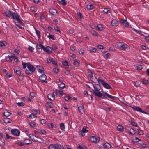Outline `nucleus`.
<instances>
[{"label":"nucleus","mask_w":149,"mask_h":149,"mask_svg":"<svg viewBox=\"0 0 149 149\" xmlns=\"http://www.w3.org/2000/svg\"><path fill=\"white\" fill-rule=\"evenodd\" d=\"M93 89H92V93L95 96L99 98H101L102 99H107V98L105 96H107L108 98L113 100H115L116 98V97L112 96L109 94L107 92L104 93V95L100 92V90L101 88L99 84H93Z\"/></svg>","instance_id":"obj_1"},{"label":"nucleus","mask_w":149,"mask_h":149,"mask_svg":"<svg viewBox=\"0 0 149 149\" xmlns=\"http://www.w3.org/2000/svg\"><path fill=\"white\" fill-rule=\"evenodd\" d=\"M99 81H100L101 84L104 87L106 88L107 89H109L111 88L110 86L107 83L104 82V80L103 79L99 80Z\"/></svg>","instance_id":"obj_2"},{"label":"nucleus","mask_w":149,"mask_h":149,"mask_svg":"<svg viewBox=\"0 0 149 149\" xmlns=\"http://www.w3.org/2000/svg\"><path fill=\"white\" fill-rule=\"evenodd\" d=\"M119 22L126 27H127L129 26V24L126 20L120 19Z\"/></svg>","instance_id":"obj_3"},{"label":"nucleus","mask_w":149,"mask_h":149,"mask_svg":"<svg viewBox=\"0 0 149 149\" xmlns=\"http://www.w3.org/2000/svg\"><path fill=\"white\" fill-rule=\"evenodd\" d=\"M56 95V93L53 92L52 93L49 94L47 95V97L50 100H53Z\"/></svg>","instance_id":"obj_4"},{"label":"nucleus","mask_w":149,"mask_h":149,"mask_svg":"<svg viewBox=\"0 0 149 149\" xmlns=\"http://www.w3.org/2000/svg\"><path fill=\"white\" fill-rule=\"evenodd\" d=\"M11 132L13 135L15 136H19L20 134V131L17 129H12Z\"/></svg>","instance_id":"obj_5"},{"label":"nucleus","mask_w":149,"mask_h":149,"mask_svg":"<svg viewBox=\"0 0 149 149\" xmlns=\"http://www.w3.org/2000/svg\"><path fill=\"white\" fill-rule=\"evenodd\" d=\"M11 16L14 19H16L20 23L21 22L19 17L18 14L17 13L13 12Z\"/></svg>","instance_id":"obj_6"},{"label":"nucleus","mask_w":149,"mask_h":149,"mask_svg":"<svg viewBox=\"0 0 149 149\" xmlns=\"http://www.w3.org/2000/svg\"><path fill=\"white\" fill-rule=\"evenodd\" d=\"M46 76L45 74H43L39 77V80L42 82H47Z\"/></svg>","instance_id":"obj_7"},{"label":"nucleus","mask_w":149,"mask_h":149,"mask_svg":"<svg viewBox=\"0 0 149 149\" xmlns=\"http://www.w3.org/2000/svg\"><path fill=\"white\" fill-rule=\"evenodd\" d=\"M77 106L79 112L81 113H83L84 112V109L83 105L81 104H80Z\"/></svg>","instance_id":"obj_8"},{"label":"nucleus","mask_w":149,"mask_h":149,"mask_svg":"<svg viewBox=\"0 0 149 149\" xmlns=\"http://www.w3.org/2000/svg\"><path fill=\"white\" fill-rule=\"evenodd\" d=\"M14 72L19 76L21 74V69L19 67H16L14 69Z\"/></svg>","instance_id":"obj_9"},{"label":"nucleus","mask_w":149,"mask_h":149,"mask_svg":"<svg viewBox=\"0 0 149 149\" xmlns=\"http://www.w3.org/2000/svg\"><path fill=\"white\" fill-rule=\"evenodd\" d=\"M29 136L32 141L35 142H40L38 140V137H36V136L32 134H30Z\"/></svg>","instance_id":"obj_10"},{"label":"nucleus","mask_w":149,"mask_h":149,"mask_svg":"<svg viewBox=\"0 0 149 149\" xmlns=\"http://www.w3.org/2000/svg\"><path fill=\"white\" fill-rule=\"evenodd\" d=\"M27 66L28 68L31 73H32L34 72L35 70V68L31 65L29 63H27Z\"/></svg>","instance_id":"obj_11"},{"label":"nucleus","mask_w":149,"mask_h":149,"mask_svg":"<svg viewBox=\"0 0 149 149\" xmlns=\"http://www.w3.org/2000/svg\"><path fill=\"white\" fill-rule=\"evenodd\" d=\"M90 140L92 142L96 143L99 141V139L95 136H92L91 137Z\"/></svg>","instance_id":"obj_12"},{"label":"nucleus","mask_w":149,"mask_h":149,"mask_svg":"<svg viewBox=\"0 0 149 149\" xmlns=\"http://www.w3.org/2000/svg\"><path fill=\"white\" fill-rule=\"evenodd\" d=\"M44 51L48 54H51L52 53V49L49 46H47L43 48Z\"/></svg>","instance_id":"obj_13"},{"label":"nucleus","mask_w":149,"mask_h":149,"mask_svg":"<svg viewBox=\"0 0 149 149\" xmlns=\"http://www.w3.org/2000/svg\"><path fill=\"white\" fill-rule=\"evenodd\" d=\"M77 17L81 21H82V20L84 19V18L82 14V13L79 12H77Z\"/></svg>","instance_id":"obj_14"},{"label":"nucleus","mask_w":149,"mask_h":149,"mask_svg":"<svg viewBox=\"0 0 149 149\" xmlns=\"http://www.w3.org/2000/svg\"><path fill=\"white\" fill-rule=\"evenodd\" d=\"M59 148V145L57 144H56L54 145L51 144L49 145L48 147L49 149H57Z\"/></svg>","instance_id":"obj_15"},{"label":"nucleus","mask_w":149,"mask_h":149,"mask_svg":"<svg viewBox=\"0 0 149 149\" xmlns=\"http://www.w3.org/2000/svg\"><path fill=\"white\" fill-rule=\"evenodd\" d=\"M103 147L104 148L108 149L111 147V145L108 143H103L102 145Z\"/></svg>","instance_id":"obj_16"},{"label":"nucleus","mask_w":149,"mask_h":149,"mask_svg":"<svg viewBox=\"0 0 149 149\" xmlns=\"http://www.w3.org/2000/svg\"><path fill=\"white\" fill-rule=\"evenodd\" d=\"M111 24L113 26H116L118 25L119 22L115 19H113L111 22Z\"/></svg>","instance_id":"obj_17"},{"label":"nucleus","mask_w":149,"mask_h":149,"mask_svg":"<svg viewBox=\"0 0 149 149\" xmlns=\"http://www.w3.org/2000/svg\"><path fill=\"white\" fill-rule=\"evenodd\" d=\"M44 47L40 43L39 44H37L36 46V49L38 51L41 50H42V49H43Z\"/></svg>","instance_id":"obj_18"},{"label":"nucleus","mask_w":149,"mask_h":149,"mask_svg":"<svg viewBox=\"0 0 149 149\" xmlns=\"http://www.w3.org/2000/svg\"><path fill=\"white\" fill-rule=\"evenodd\" d=\"M37 132L41 134L45 135L46 133V132L45 130L40 129L38 130Z\"/></svg>","instance_id":"obj_19"},{"label":"nucleus","mask_w":149,"mask_h":149,"mask_svg":"<svg viewBox=\"0 0 149 149\" xmlns=\"http://www.w3.org/2000/svg\"><path fill=\"white\" fill-rule=\"evenodd\" d=\"M132 109L134 111H136L139 112H140L141 108L137 106H134L132 107Z\"/></svg>","instance_id":"obj_20"},{"label":"nucleus","mask_w":149,"mask_h":149,"mask_svg":"<svg viewBox=\"0 0 149 149\" xmlns=\"http://www.w3.org/2000/svg\"><path fill=\"white\" fill-rule=\"evenodd\" d=\"M132 109L134 111H136L139 112H140L141 108L137 106H134L132 107Z\"/></svg>","instance_id":"obj_21"},{"label":"nucleus","mask_w":149,"mask_h":149,"mask_svg":"<svg viewBox=\"0 0 149 149\" xmlns=\"http://www.w3.org/2000/svg\"><path fill=\"white\" fill-rule=\"evenodd\" d=\"M37 67L38 69V71L40 73L43 72V70L44 69L43 67L38 65L37 66Z\"/></svg>","instance_id":"obj_22"},{"label":"nucleus","mask_w":149,"mask_h":149,"mask_svg":"<svg viewBox=\"0 0 149 149\" xmlns=\"http://www.w3.org/2000/svg\"><path fill=\"white\" fill-rule=\"evenodd\" d=\"M92 79V80L91 81L93 82L94 83H96L97 82V81L99 84L100 83V81H99V80L102 79H100L99 77H98L97 79L96 77L95 78V79H93V78Z\"/></svg>","instance_id":"obj_23"},{"label":"nucleus","mask_w":149,"mask_h":149,"mask_svg":"<svg viewBox=\"0 0 149 149\" xmlns=\"http://www.w3.org/2000/svg\"><path fill=\"white\" fill-rule=\"evenodd\" d=\"M13 12L8 10L5 11V13L6 16L8 17H10L11 16Z\"/></svg>","instance_id":"obj_24"},{"label":"nucleus","mask_w":149,"mask_h":149,"mask_svg":"<svg viewBox=\"0 0 149 149\" xmlns=\"http://www.w3.org/2000/svg\"><path fill=\"white\" fill-rule=\"evenodd\" d=\"M49 12L52 15L55 14L57 13L56 10L54 9L53 8L50 9L49 10Z\"/></svg>","instance_id":"obj_25"},{"label":"nucleus","mask_w":149,"mask_h":149,"mask_svg":"<svg viewBox=\"0 0 149 149\" xmlns=\"http://www.w3.org/2000/svg\"><path fill=\"white\" fill-rule=\"evenodd\" d=\"M129 132L130 134L132 135L134 134L135 133V130L132 127L130 128V130H129Z\"/></svg>","instance_id":"obj_26"},{"label":"nucleus","mask_w":149,"mask_h":149,"mask_svg":"<svg viewBox=\"0 0 149 149\" xmlns=\"http://www.w3.org/2000/svg\"><path fill=\"white\" fill-rule=\"evenodd\" d=\"M127 45L126 44H123L121 45L120 47V49L123 50H125L127 47Z\"/></svg>","instance_id":"obj_27"},{"label":"nucleus","mask_w":149,"mask_h":149,"mask_svg":"<svg viewBox=\"0 0 149 149\" xmlns=\"http://www.w3.org/2000/svg\"><path fill=\"white\" fill-rule=\"evenodd\" d=\"M98 29L99 31H101L103 30V27L101 24H99L97 25Z\"/></svg>","instance_id":"obj_28"},{"label":"nucleus","mask_w":149,"mask_h":149,"mask_svg":"<svg viewBox=\"0 0 149 149\" xmlns=\"http://www.w3.org/2000/svg\"><path fill=\"white\" fill-rule=\"evenodd\" d=\"M117 130L118 131L122 132L123 130V128L122 126L120 125H119L117 127Z\"/></svg>","instance_id":"obj_29"},{"label":"nucleus","mask_w":149,"mask_h":149,"mask_svg":"<svg viewBox=\"0 0 149 149\" xmlns=\"http://www.w3.org/2000/svg\"><path fill=\"white\" fill-rule=\"evenodd\" d=\"M87 8L89 10H92L94 8V6L92 5H87Z\"/></svg>","instance_id":"obj_30"},{"label":"nucleus","mask_w":149,"mask_h":149,"mask_svg":"<svg viewBox=\"0 0 149 149\" xmlns=\"http://www.w3.org/2000/svg\"><path fill=\"white\" fill-rule=\"evenodd\" d=\"M58 1L60 4L63 5H65L66 4L64 0H58Z\"/></svg>","instance_id":"obj_31"},{"label":"nucleus","mask_w":149,"mask_h":149,"mask_svg":"<svg viewBox=\"0 0 149 149\" xmlns=\"http://www.w3.org/2000/svg\"><path fill=\"white\" fill-rule=\"evenodd\" d=\"M36 114H34L33 113H32L29 116V117L31 118L36 119L35 118L36 117Z\"/></svg>","instance_id":"obj_32"},{"label":"nucleus","mask_w":149,"mask_h":149,"mask_svg":"<svg viewBox=\"0 0 149 149\" xmlns=\"http://www.w3.org/2000/svg\"><path fill=\"white\" fill-rule=\"evenodd\" d=\"M3 121L4 123H10L11 120L8 118H6L4 119Z\"/></svg>","instance_id":"obj_33"},{"label":"nucleus","mask_w":149,"mask_h":149,"mask_svg":"<svg viewBox=\"0 0 149 149\" xmlns=\"http://www.w3.org/2000/svg\"><path fill=\"white\" fill-rule=\"evenodd\" d=\"M6 45V43L5 41H0V47H3L5 46Z\"/></svg>","instance_id":"obj_34"},{"label":"nucleus","mask_w":149,"mask_h":149,"mask_svg":"<svg viewBox=\"0 0 149 149\" xmlns=\"http://www.w3.org/2000/svg\"><path fill=\"white\" fill-rule=\"evenodd\" d=\"M89 52L91 53H92L93 52H96L97 51V49L95 48L92 47L91 49L89 50Z\"/></svg>","instance_id":"obj_35"},{"label":"nucleus","mask_w":149,"mask_h":149,"mask_svg":"<svg viewBox=\"0 0 149 149\" xmlns=\"http://www.w3.org/2000/svg\"><path fill=\"white\" fill-rule=\"evenodd\" d=\"M91 33L94 36H97L98 35V34L96 32L94 31H91Z\"/></svg>","instance_id":"obj_36"},{"label":"nucleus","mask_w":149,"mask_h":149,"mask_svg":"<svg viewBox=\"0 0 149 149\" xmlns=\"http://www.w3.org/2000/svg\"><path fill=\"white\" fill-rule=\"evenodd\" d=\"M142 83L143 84H147L148 83V80L144 79H143Z\"/></svg>","instance_id":"obj_37"},{"label":"nucleus","mask_w":149,"mask_h":149,"mask_svg":"<svg viewBox=\"0 0 149 149\" xmlns=\"http://www.w3.org/2000/svg\"><path fill=\"white\" fill-rule=\"evenodd\" d=\"M25 143L27 145L31 144V143L30 140L29 139H27L24 141Z\"/></svg>","instance_id":"obj_38"},{"label":"nucleus","mask_w":149,"mask_h":149,"mask_svg":"<svg viewBox=\"0 0 149 149\" xmlns=\"http://www.w3.org/2000/svg\"><path fill=\"white\" fill-rule=\"evenodd\" d=\"M103 12H104L106 14H107L109 13H110V11L109 10L108 8H105L104 9V10H103Z\"/></svg>","instance_id":"obj_39"},{"label":"nucleus","mask_w":149,"mask_h":149,"mask_svg":"<svg viewBox=\"0 0 149 149\" xmlns=\"http://www.w3.org/2000/svg\"><path fill=\"white\" fill-rule=\"evenodd\" d=\"M80 61L79 60H75V67H78L79 66Z\"/></svg>","instance_id":"obj_40"},{"label":"nucleus","mask_w":149,"mask_h":149,"mask_svg":"<svg viewBox=\"0 0 149 149\" xmlns=\"http://www.w3.org/2000/svg\"><path fill=\"white\" fill-rule=\"evenodd\" d=\"M6 136L5 139H9L12 138L11 136H9L8 134H6V135H4V137Z\"/></svg>","instance_id":"obj_41"},{"label":"nucleus","mask_w":149,"mask_h":149,"mask_svg":"<svg viewBox=\"0 0 149 149\" xmlns=\"http://www.w3.org/2000/svg\"><path fill=\"white\" fill-rule=\"evenodd\" d=\"M10 113L7 111H6L4 113V115L6 117H8L10 115Z\"/></svg>","instance_id":"obj_42"},{"label":"nucleus","mask_w":149,"mask_h":149,"mask_svg":"<svg viewBox=\"0 0 149 149\" xmlns=\"http://www.w3.org/2000/svg\"><path fill=\"white\" fill-rule=\"evenodd\" d=\"M29 125L30 126L32 127H35L36 125L35 123L34 122H31L29 123Z\"/></svg>","instance_id":"obj_43"},{"label":"nucleus","mask_w":149,"mask_h":149,"mask_svg":"<svg viewBox=\"0 0 149 149\" xmlns=\"http://www.w3.org/2000/svg\"><path fill=\"white\" fill-rule=\"evenodd\" d=\"M84 133L87 132H88V130L86 129V127L85 126H84L83 127L82 130H81Z\"/></svg>","instance_id":"obj_44"},{"label":"nucleus","mask_w":149,"mask_h":149,"mask_svg":"<svg viewBox=\"0 0 149 149\" xmlns=\"http://www.w3.org/2000/svg\"><path fill=\"white\" fill-rule=\"evenodd\" d=\"M110 56L111 54L109 53H107L104 55V57L105 58H108Z\"/></svg>","instance_id":"obj_45"},{"label":"nucleus","mask_w":149,"mask_h":149,"mask_svg":"<svg viewBox=\"0 0 149 149\" xmlns=\"http://www.w3.org/2000/svg\"><path fill=\"white\" fill-rule=\"evenodd\" d=\"M62 64L65 66H68V60H65L64 61L62 62Z\"/></svg>","instance_id":"obj_46"},{"label":"nucleus","mask_w":149,"mask_h":149,"mask_svg":"<svg viewBox=\"0 0 149 149\" xmlns=\"http://www.w3.org/2000/svg\"><path fill=\"white\" fill-rule=\"evenodd\" d=\"M130 123L133 126H134L136 127H137V123L133 121H131L130 122Z\"/></svg>","instance_id":"obj_47"},{"label":"nucleus","mask_w":149,"mask_h":149,"mask_svg":"<svg viewBox=\"0 0 149 149\" xmlns=\"http://www.w3.org/2000/svg\"><path fill=\"white\" fill-rule=\"evenodd\" d=\"M47 37L50 39H51L53 40H54V36L52 35L49 34L47 35Z\"/></svg>","instance_id":"obj_48"},{"label":"nucleus","mask_w":149,"mask_h":149,"mask_svg":"<svg viewBox=\"0 0 149 149\" xmlns=\"http://www.w3.org/2000/svg\"><path fill=\"white\" fill-rule=\"evenodd\" d=\"M35 31L38 38H40V32L38 30L36 29Z\"/></svg>","instance_id":"obj_49"},{"label":"nucleus","mask_w":149,"mask_h":149,"mask_svg":"<svg viewBox=\"0 0 149 149\" xmlns=\"http://www.w3.org/2000/svg\"><path fill=\"white\" fill-rule=\"evenodd\" d=\"M60 127L61 129L62 130H64L65 127L63 124L61 123L60 125Z\"/></svg>","instance_id":"obj_50"},{"label":"nucleus","mask_w":149,"mask_h":149,"mask_svg":"<svg viewBox=\"0 0 149 149\" xmlns=\"http://www.w3.org/2000/svg\"><path fill=\"white\" fill-rule=\"evenodd\" d=\"M88 76L90 77V79L91 78H92L93 77L92 73L90 71L88 72Z\"/></svg>","instance_id":"obj_51"},{"label":"nucleus","mask_w":149,"mask_h":149,"mask_svg":"<svg viewBox=\"0 0 149 149\" xmlns=\"http://www.w3.org/2000/svg\"><path fill=\"white\" fill-rule=\"evenodd\" d=\"M53 72L55 73H58L59 72V70L57 68H55L53 69Z\"/></svg>","instance_id":"obj_52"},{"label":"nucleus","mask_w":149,"mask_h":149,"mask_svg":"<svg viewBox=\"0 0 149 149\" xmlns=\"http://www.w3.org/2000/svg\"><path fill=\"white\" fill-rule=\"evenodd\" d=\"M12 74L10 73H7L6 74V77L7 78H9L10 77H11Z\"/></svg>","instance_id":"obj_53"},{"label":"nucleus","mask_w":149,"mask_h":149,"mask_svg":"<svg viewBox=\"0 0 149 149\" xmlns=\"http://www.w3.org/2000/svg\"><path fill=\"white\" fill-rule=\"evenodd\" d=\"M65 86V85L64 83H61L60 84L59 87L61 88H63Z\"/></svg>","instance_id":"obj_54"},{"label":"nucleus","mask_w":149,"mask_h":149,"mask_svg":"<svg viewBox=\"0 0 149 149\" xmlns=\"http://www.w3.org/2000/svg\"><path fill=\"white\" fill-rule=\"evenodd\" d=\"M142 68V65H139L137 66V69L138 70H141Z\"/></svg>","instance_id":"obj_55"},{"label":"nucleus","mask_w":149,"mask_h":149,"mask_svg":"<svg viewBox=\"0 0 149 149\" xmlns=\"http://www.w3.org/2000/svg\"><path fill=\"white\" fill-rule=\"evenodd\" d=\"M52 49L53 50H56L57 49V46L56 45H53L52 46Z\"/></svg>","instance_id":"obj_56"},{"label":"nucleus","mask_w":149,"mask_h":149,"mask_svg":"<svg viewBox=\"0 0 149 149\" xmlns=\"http://www.w3.org/2000/svg\"><path fill=\"white\" fill-rule=\"evenodd\" d=\"M138 134L139 135H143V133L141 130H139L138 131Z\"/></svg>","instance_id":"obj_57"},{"label":"nucleus","mask_w":149,"mask_h":149,"mask_svg":"<svg viewBox=\"0 0 149 149\" xmlns=\"http://www.w3.org/2000/svg\"><path fill=\"white\" fill-rule=\"evenodd\" d=\"M53 61V59L50 57H49L47 58V61L48 63H50Z\"/></svg>","instance_id":"obj_58"},{"label":"nucleus","mask_w":149,"mask_h":149,"mask_svg":"<svg viewBox=\"0 0 149 149\" xmlns=\"http://www.w3.org/2000/svg\"><path fill=\"white\" fill-rule=\"evenodd\" d=\"M17 105L19 106H22L24 105L25 104L23 102H19L17 103Z\"/></svg>","instance_id":"obj_59"},{"label":"nucleus","mask_w":149,"mask_h":149,"mask_svg":"<svg viewBox=\"0 0 149 149\" xmlns=\"http://www.w3.org/2000/svg\"><path fill=\"white\" fill-rule=\"evenodd\" d=\"M84 52V50L82 49H80V50L79 51V53L80 54H83Z\"/></svg>","instance_id":"obj_60"},{"label":"nucleus","mask_w":149,"mask_h":149,"mask_svg":"<svg viewBox=\"0 0 149 149\" xmlns=\"http://www.w3.org/2000/svg\"><path fill=\"white\" fill-rule=\"evenodd\" d=\"M28 49L31 52H33L34 49V48L32 47L29 46L28 48Z\"/></svg>","instance_id":"obj_61"},{"label":"nucleus","mask_w":149,"mask_h":149,"mask_svg":"<svg viewBox=\"0 0 149 149\" xmlns=\"http://www.w3.org/2000/svg\"><path fill=\"white\" fill-rule=\"evenodd\" d=\"M133 29L138 34H140L141 33V31L140 30H137L136 29L134 28H133Z\"/></svg>","instance_id":"obj_62"},{"label":"nucleus","mask_w":149,"mask_h":149,"mask_svg":"<svg viewBox=\"0 0 149 149\" xmlns=\"http://www.w3.org/2000/svg\"><path fill=\"white\" fill-rule=\"evenodd\" d=\"M48 126L50 128H53L54 125L52 123H50L48 124Z\"/></svg>","instance_id":"obj_63"},{"label":"nucleus","mask_w":149,"mask_h":149,"mask_svg":"<svg viewBox=\"0 0 149 149\" xmlns=\"http://www.w3.org/2000/svg\"><path fill=\"white\" fill-rule=\"evenodd\" d=\"M54 29L55 30L57 31V32L60 33V31L59 29V28L57 26H55L54 27Z\"/></svg>","instance_id":"obj_64"}]
</instances>
